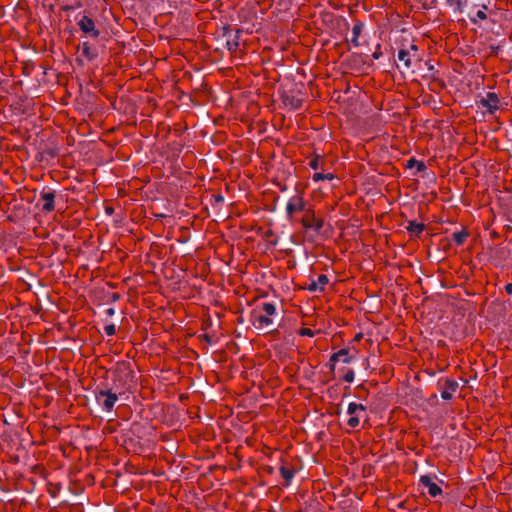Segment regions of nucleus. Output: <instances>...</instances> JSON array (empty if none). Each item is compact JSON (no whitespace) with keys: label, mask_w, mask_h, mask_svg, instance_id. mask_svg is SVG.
<instances>
[{"label":"nucleus","mask_w":512,"mask_h":512,"mask_svg":"<svg viewBox=\"0 0 512 512\" xmlns=\"http://www.w3.org/2000/svg\"><path fill=\"white\" fill-rule=\"evenodd\" d=\"M335 176L332 173H314L312 179L314 182L322 181V180H333Z\"/></svg>","instance_id":"24"},{"label":"nucleus","mask_w":512,"mask_h":512,"mask_svg":"<svg viewBox=\"0 0 512 512\" xmlns=\"http://www.w3.org/2000/svg\"><path fill=\"white\" fill-rule=\"evenodd\" d=\"M505 291L509 295L512 294V283H508V284L505 285Z\"/></svg>","instance_id":"29"},{"label":"nucleus","mask_w":512,"mask_h":512,"mask_svg":"<svg viewBox=\"0 0 512 512\" xmlns=\"http://www.w3.org/2000/svg\"><path fill=\"white\" fill-rule=\"evenodd\" d=\"M106 314H107L108 316H110V317H111V316H113V315L115 314V309H114V308H108V309L106 310Z\"/></svg>","instance_id":"30"},{"label":"nucleus","mask_w":512,"mask_h":512,"mask_svg":"<svg viewBox=\"0 0 512 512\" xmlns=\"http://www.w3.org/2000/svg\"><path fill=\"white\" fill-rule=\"evenodd\" d=\"M275 314L276 306L273 303H262L252 312V324L258 329L267 328L273 324L271 317Z\"/></svg>","instance_id":"1"},{"label":"nucleus","mask_w":512,"mask_h":512,"mask_svg":"<svg viewBox=\"0 0 512 512\" xmlns=\"http://www.w3.org/2000/svg\"><path fill=\"white\" fill-rule=\"evenodd\" d=\"M439 386L441 389V398L443 400H450L458 389V382L454 379L445 378L439 382Z\"/></svg>","instance_id":"9"},{"label":"nucleus","mask_w":512,"mask_h":512,"mask_svg":"<svg viewBox=\"0 0 512 512\" xmlns=\"http://www.w3.org/2000/svg\"><path fill=\"white\" fill-rule=\"evenodd\" d=\"M95 400L104 411L110 413L118 401V395L112 392L110 389L97 387L95 390Z\"/></svg>","instance_id":"2"},{"label":"nucleus","mask_w":512,"mask_h":512,"mask_svg":"<svg viewBox=\"0 0 512 512\" xmlns=\"http://www.w3.org/2000/svg\"><path fill=\"white\" fill-rule=\"evenodd\" d=\"M499 97L494 92H488L485 97L480 100L482 107L486 108L490 114L499 109Z\"/></svg>","instance_id":"11"},{"label":"nucleus","mask_w":512,"mask_h":512,"mask_svg":"<svg viewBox=\"0 0 512 512\" xmlns=\"http://www.w3.org/2000/svg\"><path fill=\"white\" fill-rule=\"evenodd\" d=\"M301 224L305 230H313L316 233H319L324 226V220L322 218H317L314 211L309 209L302 217Z\"/></svg>","instance_id":"4"},{"label":"nucleus","mask_w":512,"mask_h":512,"mask_svg":"<svg viewBox=\"0 0 512 512\" xmlns=\"http://www.w3.org/2000/svg\"><path fill=\"white\" fill-rule=\"evenodd\" d=\"M452 240L458 245L464 244L466 239L468 238V233L465 230L454 232L452 235Z\"/></svg>","instance_id":"20"},{"label":"nucleus","mask_w":512,"mask_h":512,"mask_svg":"<svg viewBox=\"0 0 512 512\" xmlns=\"http://www.w3.org/2000/svg\"><path fill=\"white\" fill-rule=\"evenodd\" d=\"M398 59L403 62V66L405 69H410L412 67L413 60H417L412 53L405 52L404 50L398 51Z\"/></svg>","instance_id":"15"},{"label":"nucleus","mask_w":512,"mask_h":512,"mask_svg":"<svg viewBox=\"0 0 512 512\" xmlns=\"http://www.w3.org/2000/svg\"><path fill=\"white\" fill-rule=\"evenodd\" d=\"M309 167L312 168L313 170H317L319 168V156L316 155L314 156L310 161H309Z\"/></svg>","instance_id":"27"},{"label":"nucleus","mask_w":512,"mask_h":512,"mask_svg":"<svg viewBox=\"0 0 512 512\" xmlns=\"http://www.w3.org/2000/svg\"><path fill=\"white\" fill-rule=\"evenodd\" d=\"M406 229L408 232L418 237L424 231L425 225L420 222L409 221Z\"/></svg>","instance_id":"17"},{"label":"nucleus","mask_w":512,"mask_h":512,"mask_svg":"<svg viewBox=\"0 0 512 512\" xmlns=\"http://www.w3.org/2000/svg\"><path fill=\"white\" fill-rule=\"evenodd\" d=\"M347 414L350 416L347 424L351 428L359 426L361 419L367 417V409L363 404L351 402L347 408Z\"/></svg>","instance_id":"3"},{"label":"nucleus","mask_w":512,"mask_h":512,"mask_svg":"<svg viewBox=\"0 0 512 512\" xmlns=\"http://www.w3.org/2000/svg\"><path fill=\"white\" fill-rule=\"evenodd\" d=\"M307 211L306 202L300 195L292 196L286 205V217L288 220H292L294 215L299 212Z\"/></svg>","instance_id":"5"},{"label":"nucleus","mask_w":512,"mask_h":512,"mask_svg":"<svg viewBox=\"0 0 512 512\" xmlns=\"http://www.w3.org/2000/svg\"><path fill=\"white\" fill-rule=\"evenodd\" d=\"M203 338L205 339V341H206L207 343H209V344H211V343H212V337H211L210 335H208V334H204V335H203Z\"/></svg>","instance_id":"31"},{"label":"nucleus","mask_w":512,"mask_h":512,"mask_svg":"<svg viewBox=\"0 0 512 512\" xmlns=\"http://www.w3.org/2000/svg\"><path fill=\"white\" fill-rule=\"evenodd\" d=\"M353 359L354 357L349 355V350L342 348L330 356L327 366L329 367L331 374L334 376L337 362L341 361L345 364H349Z\"/></svg>","instance_id":"6"},{"label":"nucleus","mask_w":512,"mask_h":512,"mask_svg":"<svg viewBox=\"0 0 512 512\" xmlns=\"http://www.w3.org/2000/svg\"><path fill=\"white\" fill-rule=\"evenodd\" d=\"M477 6H472L471 11L468 13L469 19L473 24L478 23V21H484L487 19L486 10L488 7L486 5H482L479 9H477Z\"/></svg>","instance_id":"14"},{"label":"nucleus","mask_w":512,"mask_h":512,"mask_svg":"<svg viewBox=\"0 0 512 512\" xmlns=\"http://www.w3.org/2000/svg\"><path fill=\"white\" fill-rule=\"evenodd\" d=\"M362 28H363V23L362 22H357L353 25V28H352V34H353V37L351 39V42L353 43L354 46H359V41H358V38L362 32Z\"/></svg>","instance_id":"19"},{"label":"nucleus","mask_w":512,"mask_h":512,"mask_svg":"<svg viewBox=\"0 0 512 512\" xmlns=\"http://www.w3.org/2000/svg\"><path fill=\"white\" fill-rule=\"evenodd\" d=\"M329 282V278L327 275L325 274H320L316 280H311V282L309 283V285L307 286V289L310 291V292H317V291H324L325 290V287L326 285L328 284Z\"/></svg>","instance_id":"13"},{"label":"nucleus","mask_w":512,"mask_h":512,"mask_svg":"<svg viewBox=\"0 0 512 512\" xmlns=\"http://www.w3.org/2000/svg\"><path fill=\"white\" fill-rule=\"evenodd\" d=\"M407 167H417V172H422L426 170V165L423 162L416 160L415 158H410L407 161Z\"/></svg>","instance_id":"22"},{"label":"nucleus","mask_w":512,"mask_h":512,"mask_svg":"<svg viewBox=\"0 0 512 512\" xmlns=\"http://www.w3.org/2000/svg\"><path fill=\"white\" fill-rule=\"evenodd\" d=\"M380 55H381V52H374V53H373V57H374L375 59H378V58L380 57Z\"/></svg>","instance_id":"35"},{"label":"nucleus","mask_w":512,"mask_h":512,"mask_svg":"<svg viewBox=\"0 0 512 512\" xmlns=\"http://www.w3.org/2000/svg\"><path fill=\"white\" fill-rule=\"evenodd\" d=\"M77 25L83 33L90 35L92 38L96 39L100 36V31L96 28L95 21L87 15H83L77 22Z\"/></svg>","instance_id":"7"},{"label":"nucleus","mask_w":512,"mask_h":512,"mask_svg":"<svg viewBox=\"0 0 512 512\" xmlns=\"http://www.w3.org/2000/svg\"><path fill=\"white\" fill-rule=\"evenodd\" d=\"M281 476L285 480L284 485L288 486L294 477L295 470L291 466L282 465L279 469Z\"/></svg>","instance_id":"16"},{"label":"nucleus","mask_w":512,"mask_h":512,"mask_svg":"<svg viewBox=\"0 0 512 512\" xmlns=\"http://www.w3.org/2000/svg\"><path fill=\"white\" fill-rule=\"evenodd\" d=\"M105 211H106V213H107L108 215H111V214L113 213V208H111V207H106V208H105Z\"/></svg>","instance_id":"32"},{"label":"nucleus","mask_w":512,"mask_h":512,"mask_svg":"<svg viewBox=\"0 0 512 512\" xmlns=\"http://www.w3.org/2000/svg\"><path fill=\"white\" fill-rule=\"evenodd\" d=\"M299 335L313 337L314 336V332L310 328H305L304 327V328H301L299 330Z\"/></svg>","instance_id":"28"},{"label":"nucleus","mask_w":512,"mask_h":512,"mask_svg":"<svg viewBox=\"0 0 512 512\" xmlns=\"http://www.w3.org/2000/svg\"><path fill=\"white\" fill-rule=\"evenodd\" d=\"M55 197L56 194L52 189L48 187L42 189V191L40 192V201L43 202V212L49 213L55 209Z\"/></svg>","instance_id":"8"},{"label":"nucleus","mask_w":512,"mask_h":512,"mask_svg":"<svg viewBox=\"0 0 512 512\" xmlns=\"http://www.w3.org/2000/svg\"><path fill=\"white\" fill-rule=\"evenodd\" d=\"M282 99L284 105L292 110L300 109L304 101L300 93L294 94L293 92H285L282 96Z\"/></svg>","instance_id":"10"},{"label":"nucleus","mask_w":512,"mask_h":512,"mask_svg":"<svg viewBox=\"0 0 512 512\" xmlns=\"http://www.w3.org/2000/svg\"><path fill=\"white\" fill-rule=\"evenodd\" d=\"M215 199H216V201H217V202H222V201H223V196H221V195H217V196L215 197Z\"/></svg>","instance_id":"34"},{"label":"nucleus","mask_w":512,"mask_h":512,"mask_svg":"<svg viewBox=\"0 0 512 512\" xmlns=\"http://www.w3.org/2000/svg\"><path fill=\"white\" fill-rule=\"evenodd\" d=\"M419 484L427 489L431 497H436L442 493L441 487L433 482L429 475H422L419 479Z\"/></svg>","instance_id":"12"},{"label":"nucleus","mask_w":512,"mask_h":512,"mask_svg":"<svg viewBox=\"0 0 512 512\" xmlns=\"http://www.w3.org/2000/svg\"><path fill=\"white\" fill-rule=\"evenodd\" d=\"M428 69H429V70H433V69H434V66L430 64V65H428Z\"/></svg>","instance_id":"36"},{"label":"nucleus","mask_w":512,"mask_h":512,"mask_svg":"<svg viewBox=\"0 0 512 512\" xmlns=\"http://www.w3.org/2000/svg\"><path fill=\"white\" fill-rule=\"evenodd\" d=\"M399 50H404L405 52H408L409 54L412 53L413 56H415L417 58V60H420V55H419V48L416 44L412 43L410 44L409 46L405 47L404 45H402V47L399 49Z\"/></svg>","instance_id":"23"},{"label":"nucleus","mask_w":512,"mask_h":512,"mask_svg":"<svg viewBox=\"0 0 512 512\" xmlns=\"http://www.w3.org/2000/svg\"><path fill=\"white\" fill-rule=\"evenodd\" d=\"M238 32L239 31L237 30L236 34L233 37L229 36V38L227 39L226 46L227 49L231 52L236 51L239 47Z\"/></svg>","instance_id":"21"},{"label":"nucleus","mask_w":512,"mask_h":512,"mask_svg":"<svg viewBox=\"0 0 512 512\" xmlns=\"http://www.w3.org/2000/svg\"><path fill=\"white\" fill-rule=\"evenodd\" d=\"M355 374L354 371L351 369H348L344 375L342 376V379L347 383H352L354 381Z\"/></svg>","instance_id":"25"},{"label":"nucleus","mask_w":512,"mask_h":512,"mask_svg":"<svg viewBox=\"0 0 512 512\" xmlns=\"http://www.w3.org/2000/svg\"><path fill=\"white\" fill-rule=\"evenodd\" d=\"M362 338V333H358L355 335L354 340L359 341Z\"/></svg>","instance_id":"33"},{"label":"nucleus","mask_w":512,"mask_h":512,"mask_svg":"<svg viewBox=\"0 0 512 512\" xmlns=\"http://www.w3.org/2000/svg\"><path fill=\"white\" fill-rule=\"evenodd\" d=\"M104 331L107 336H113L116 333V327L114 324H108L104 327Z\"/></svg>","instance_id":"26"},{"label":"nucleus","mask_w":512,"mask_h":512,"mask_svg":"<svg viewBox=\"0 0 512 512\" xmlns=\"http://www.w3.org/2000/svg\"><path fill=\"white\" fill-rule=\"evenodd\" d=\"M82 55L88 60H93L97 57V51L88 42H83Z\"/></svg>","instance_id":"18"}]
</instances>
